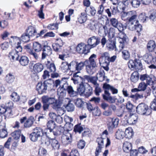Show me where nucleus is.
Listing matches in <instances>:
<instances>
[{
    "mask_svg": "<svg viewBox=\"0 0 156 156\" xmlns=\"http://www.w3.org/2000/svg\"><path fill=\"white\" fill-rule=\"evenodd\" d=\"M97 55L93 54L84 62L72 61L70 62L72 66V71H77L76 73H80V71L83 68L84 66H86L87 72L89 74L92 75L96 71V67H97L95 59L96 58Z\"/></svg>",
    "mask_w": 156,
    "mask_h": 156,
    "instance_id": "obj_1",
    "label": "nucleus"
},
{
    "mask_svg": "<svg viewBox=\"0 0 156 156\" xmlns=\"http://www.w3.org/2000/svg\"><path fill=\"white\" fill-rule=\"evenodd\" d=\"M137 16L136 11H130L128 20L127 27L128 29L131 31L136 30L138 33H139L142 30V27L139 23V21L136 20Z\"/></svg>",
    "mask_w": 156,
    "mask_h": 156,
    "instance_id": "obj_2",
    "label": "nucleus"
},
{
    "mask_svg": "<svg viewBox=\"0 0 156 156\" xmlns=\"http://www.w3.org/2000/svg\"><path fill=\"white\" fill-rule=\"evenodd\" d=\"M53 84L52 80L51 79L38 82L36 85V90L39 94L46 93L47 90L52 89Z\"/></svg>",
    "mask_w": 156,
    "mask_h": 156,
    "instance_id": "obj_3",
    "label": "nucleus"
},
{
    "mask_svg": "<svg viewBox=\"0 0 156 156\" xmlns=\"http://www.w3.org/2000/svg\"><path fill=\"white\" fill-rule=\"evenodd\" d=\"M66 91L72 97H74L77 94V92L74 91L72 87L71 86H69L66 81L65 84L63 86V89L61 91V89H58V94L61 97L65 96L66 95Z\"/></svg>",
    "mask_w": 156,
    "mask_h": 156,
    "instance_id": "obj_4",
    "label": "nucleus"
},
{
    "mask_svg": "<svg viewBox=\"0 0 156 156\" xmlns=\"http://www.w3.org/2000/svg\"><path fill=\"white\" fill-rule=\"evenodd\" d=\"M136 108V112L141 115H148L151 113V111L148 106L144 103L139 104Z\"/></svg>",
    "mask_w": 156,
    "mask_h": 156,
    "instance_id": "obj_5",
    "label": "nucleus"
},
{
    "mask_svg": "<svg viewBox=\"0 0 156 156\" xmlns=\"http://www.w3.org/2000/svg\"><path fill=\"white\" fill-rule=\"evenodd\" d=\"M101 39L98 36H93L89 38L87 44L90 50L100 44Z\"/></svg>",
    "mask_w": 156,
    "mask_h": 156,
    "instance_id": "obj_6",
    "label": "nucleus"
},
{
    "mask_svg": "<svg viewBox=\"0 0 156 156\" xmlns=\"http://www.w3.org/2000/svg\"><path fill=\"white\" fill-rule=\"evenodd\" d=\"M129 68H133L138 70H141L142 68V65L140 60L135 59L134 60H130L128 63Z\"/></svg>",
    "mask_w": 156,
    "mask_h": 156,
    "instance_id": "obj_7",
    "label": "nucleus"
},
{
    "mask_svg": "<svg viewBox=\"0 0 156 156\" xmlns=\"http://www.w3.org/2000/svg\"><path fill=\"white\" fill-rule=\"evenodd\" d=\"M76 51L79 53L87 54L90 51V50L87 44L81 43L79 44L76 48Z\"/></svg>",
    "mask_w": 156,
    "mask_h": 156,
    "instance_id": "obj_8",
    "label": "nucleus"
},
{
    "mask_svg": "<svg viewBox=\"0 0 156 156\" xmlns=\"http://www.w3.org/2000/svg\"><path fill=\"white\" fill-rule=\"evenodd\" d=\"M109 55L108 53L105 52L103 53L99 59V63L100 65L107 66L109 65Z\"/></svg>",
    "mask_w": 156,
    "mask_h": 156,
    "instance_id": "obj_9",
    "label": "nucleus"
},
{
    "mask_svg": "<svg viewBox=\"0 0 156 156\" xmlns=\"http://www.w3.org/2000/svg\"><path fill=\"white\" fill-rule=\"evenodd\" d=\"M48 129H45L44 131L40 127H36L34 129L33 132L35 133V135L38 137H40L43 136L45 135L47 137L48 136L47 133Z\"/></svg>",
    "mask_w": 156,
    "mask_h": 156,
    "instance_id": "obj_10",
    "label": "nucleus"
},
{
    "mask_svg": "<svg viewBox=\"0 0 156 156\" xmlns=\"http://www.w3.org/2000/svg\"><path fill=\"white\" fill-rule=\"evenodd\" d=\"M119 37V41L120 44L119 45L120 51H121L124 47V44L126 42L127 38L126 37L125 34L120 32L118 34Z\"/></svg>",
    "mask_w": 156,
    "mask_h": 156,
    "instance_id": "obj_11",
    "label": "nucleus"
},
{
    "mask_svg": "<svg viewBox=\"0 0 156 156\" xmlns=\"http://www.w3.org/2000/svg\"><path fill=\"white\" fill-rule=\"evenodd\" d=\"M105 94H103V99L110 103H114L117 99L115 97H112L111 96V94L108 90H105Z\"/></svg>",
    "mask_w": 156,
    "mask_h": 156,
    "instance_id": "obj_12",
    "label": "nucleus"
},
{
    "mask_svg": "<svg viewBox=\"0 0 156 156\" xmlns=\"http://www.w3.org/2000/svg\"><path fill=\"white\" fill-rule=\"evenodd\" d=\"M119 120L118 118H109L108 119L107 125L108 127L112 129L117 127L119 123Z\"/></svg>",
    "mask_w": 156,
    "mask_h": 156,
    "instance_id": "obj_13",
    "label": "nucleus"
},
{
    "mask_svg": "<svg viewBox=\"0 0 156 156\" xmlns=\"http://www.w3.org/2000/svg\"><path fill=\"white\" fill-rule=\"evenodd\" d=\"M57 42L53 44L52 47L55 51L59 53L62 51V47L64 43L60 38L57 39Z\"/></svg>",
    "mask_w": 156,
    "mask_h": 156,
    "instance_id": "obj_14",
    "label": "nucleus"
},
{
    "mask_svg": "<svg viewBox=\"0 0 156 156\" xmlns=\"http://www.w3.org/2000/svg\"><path fill=\"white\" fill-rule=\"evenodd\" d=\"M44 144L47 146L51 144L52 147L54 149H58L60 147V144L55 139H51V140L48 139L47 141H45Z\"/></svg>",
    "mask_w": 156,
    "mask_h": 156,
    "instance_id": "obj_15",
    "label": "nucleus"
},
{
    "mask_svg": "<svg viewBox=\"0 0 156 156\" xmlns=\"http://www.w3.org/2000/svg\"><path fill=\"white\" fill-rule=\"evenodd\" d=\"M78 73H74L73 75V77L71 80L73 81L75 84H79L85 81L84 76L83 77H81L77 75Z\"/></svg>",
    "mask_w": 156,
    "mask_h": 156,
    "instance_id": "obj_16",
    "label": "nucleus"
},
{
    "mask_svg": "<svg viewBox=\"0 0 156 156\" xmlns=\"http://www.w3.org/2000/svg\"><path fill=\"white\" fill-rule=\"evenodd\" d=\"M98 143V146L96 149L95 152V156H98L99 155V153L101 152V148L104 146L103 139L102 137H98L96 140Z\"/></svg>",
    "mask_w": 156,
    "mask_h": 156,
    "instance_id": "obj_17",
    "label": "nucleus"
},
{
    "mask_svg": "<svg viewBox=\"0 0 156 156\" xmlns=\"http://www.w3.org/2000/svg\"><path fill=\"white\" fill-rule=\"evenodd\" d=\"M66 81L67 79L66 78H63L61 81L59 80H56L55 81V83L52 80L53 85L52 89H53L54 86L57 88L58 85H60V87L61 88L59 87L58 89H61V91L63 89V86L66 83Z\"/></svg>",
    "mask_w": 156,
    "mask_h": 156,
    "instance_id": "obj_18",
    "label": "nucleus"
},
{
    "mask_svg": "<svg viewBox=\"0 0 156 156\" xmlns=\"http://www.w3.org/2000/svg\"><path fill=\"white\" fill-rule=\"evenodd\" d=\"M17 51L14 49L9 53V56L12 62L18 60L20 57Z\"/></svg>",
    "mask_w": 156,
    "mask_h": 156,
    "instance_id": "obj_19",
    "label": "nucleus"
},
{
    "mask_svg": "<svg viewBox=\"0 0 156 156\" xmlns=\"http://www.w3.org/2000/svg\"><path fill=\"white\" fill-rule=\"evenodd\" d=\"M84 78L85 80H86L88 82H90L94 85V87L96 85H98V83H97V81L98 77L95 76H91L89 75H84Z\"/></svg>",
    "mask_w": 156,
    "mask_h": 156,
    "instance_id": "obj_20",
    "label": "nucleus"
},
{
    "mask_svg": "<svg viewBox=\"0 0 156 156\" xmlns=\"http://www.w3.org/2000/svg\"><path fill=\"white\" fill-rule=\"evenodd\" d=\"M116 41L115 39H109L107 41L106 44L107 48L108 50L112 51L115 49V50L116 51Z\"/></svg>",
    "mask_w": 156,
    "mask_h": 156,
    "instance_id": "obj_21",
    "label": "nucleus"
},
{
    "mask_svg": "<svg viewBox=\"0 0 156 156\" xmlns=\"http://www.w3.org/2000/svg\"><path fill=\"white\" fill-rule=\"evenodd\" d=\"M72 66L70 63L68 64L66 62H62L60 66L61 70L64 73L67 72L69 70L72 71Z\"/></svg>",
    "mask_w": 156,
    "mask_h": 156,
    "instance_id": "obj_22",
    "label": "nucleus"
},
{
    "mask_svg": "<svg viewBox=\"0 0 156 156\" xmlns=\"http://www.w3.org/2000/svg\"><path fill=\"white\" fill-rule=\"evenodd\" d=\"M103 88L105 90H110L113 94H117L118 93V90L117 89L106 83L103 84Z\"/></svg>",
    "mask_w": 156,
    "mask_h": 156,
    "instance_id": "obj_23",
    "label": "nucleus"
},
{
    "mask_svg": "<svg viewBox=\"0 0 156 156\" xmlns=\"http://www.w3.org/2000/svg\"><path fill=\"white\" fill-rule=\"evenodd\" d=\"M19 62L22 66H26L28 65L29 62V59L26 56H21L19 58Z\"/></svg>",
    "mask_w": 156,
    "mask_h": 156,
    "instance_id": "obj_24",
    "label": "nucleus"
},
{
    "mask_svg": "<svg viewBox=\"0 0 156 156\" xmlns=\"http://www.w3.org/2000/svg\"><path fill=\"white\" fill-rule=\"evenodd\" d=\"M47 125L48 128L46 129H48V131L49 130V132L52 134V132L55 130L56 126L55 122L52 120H50L47 123Z\"/></svg>",
    "mask_w": 156,
    "mask_h": 156,
    "instance_id": "obj_25",
    "label": "nucleus"
},
{
    "mask_svg": "<svg viewBox=\"0 0 156 156\" xmlns=\"http://www.w3.org/2000/svg\"><path fill=\"white\" fill-rule=\"evenodd\" d=\"M45 64L48 69L50 72L54 73L56 71V68L55 64L53 62H51L50 61H47L45 62Z\"/></svg>",
    "mask_w": 156,
    "mask_h": 156,
    "instance_id": "obj_26",
    "label": "nucleus"
},
{
    "mask_svg": "<svg viewBox=\"0 0 156 156\" xmlns=\"http://www.w3.org/2000/svg\"><path fill=\"white\" fill-rule=\"evenodd\" d=\"M98 80L102 82L106 79V80L107 82L109 81V79L107 78V77L105 76V71L103 70L99 71L97 74Z\"/></svg>",
    "mask_w": 156,
    "mask_h": 156,
    "instance_id": "obj_27",
    "label": "nucleus"
},
{
    "mask_svg": "<svg viewBox=\"0 0 156 156\" xmlns=\"http://www.w3.org/2000/svg\"><path fill=\"white\" fill-rule=\"evenodd\" d=\"M26 32L30 37L35 36L37 34L36 29L32 26H30L26 30Z\"/></svg>",
    "mask_w": 156,
    "mask_h": 156,
    "instance_id": "obj_28",
    "label": "nucleus"
},
{
    "mask_svg": "<svg viewBox=\"0 0 156 156\" xmlns=\"http://www.w3.org/2000/svg\"><path fill=\"white\" fill-rule=\"evenodd\" d=\"M116 110V107L115 105H111L109 106L108 109L105 111L103 112L104 115L108 116L112 115V111H115Z\"/></svg>",
    "mask_w": 156,
    "mask_h": 156,
    "instance_id": "obj_29",
    "label": "nucleus"
},
{
    "mask_svg": "<svg viewBox=\"0 0 156 156\" xmlns=\"http://www.w3.org/2000/svg\"><path fill=\"white\" fill-rule=\"evenodd\" d=\"M93 88L88 83H87L86 87L83 94L86 98H88L93 94Z\"/></svg>",
    "mask_w": 156,
    "mask_h": 156,
    "instance_id": "obj_30",
    "label": "nucleus"
},
{
    "mask_svg": "<svg viewBox=\"0 0 156 156\" xmlns=\"http://www.w3.org/2000/svg\"><path fill=\"white\" fill-rule=\"evenodd\" d=\"M68 100V103L64 104L63 106L65 107L68 112H72L74 110V105L73 103H71V101L69 99Z\"/></svg>",
    "mask_w": 156,
    "mask_h": 156,
    "instance_id": "obj_31",
    "label": "nucleus"
},
{
    "mask_svg": "<svg viewBox=\"0 0 156 156\" xmlns=\"http://www.w3.org/2000/svg\"><path fill=\"white\" fill-rule=\"evenodd\" d=\"M133 135V131L131 128L129 127L126 128L124 133L125 137L128 139H130Z\"/></svg>",
    "mask_w": 156,
    "mask_h": 156,
    "instance_id": "obj_32",
    "label": "nucleus"
},
{
    "mask_svg": "<svg viewBox=\"0 0 156 156\" xmlns=\"http://www.w3.org/2000/svg\"><path fill=\"white\" fill-rule=\"evenodd\" d=\"M132 144L129 142H126L123 145V148L124 152L126 153H129L132 149Z\"/></svg>",
    "mask_w": 156,
    "mask_h": 156,
    "instance_id": "obj_33",
    "label": "nucleus"
},
{
    "mask_svg": "<svg viewBox=\"0 0 156 156\" xmlns=\"http://www.w3.org/2000/svg\"><path fill=\"white\" fill-rule=\"evenodd\" d=\"M33 68L34 70L36 73H39L43 70L44 66L42 64L38 62L34 65Z\"/></svg>",
    "mask_w": 156,
    "mask_h": 156,
    "instance_id": "obj_34",
    "label": "nucleus"
},
{
    "mask_svg": "<svg viewBox=\"0 0 156 156\" xmlns=\"http://www.w3.org/2000/svg\"><path fill=\"white\" fill-rule=\"evenodd\" d=\"M35 121L34 118L33 116H30L24 124V126L25 127L28 128L31 127Z\"/></svg>",
    "mask_w": 156,
    "mask_h": 156,
    "instance_id": "obj_35",
    "label": "nucleus"
},
{
    "mask_svg": "<svg viewBox=\"0 0 156 156\" xmlns=\"http://www.w3.org/2000/svg\"><path fill=\"white\" fill-rule=\"evenodd\" d=\"M43 45L38 42H35L33 43V48L35 51L38 52L42 49Z\"/></svg>",
    "mask_w": 156,
    "mask_h": 156,
    "instance_id": "obj_36",
    "label": "nucleus"
},
{
    "mask_svg": "<svg viewBox=\"0 0 156 156\" xmlns=\"http://www.w3.org/2000/svg\"><path fill=\"white\" fill-rule=\"evenodd\" d=\"M139 74L137 71H134L131 75L130 80L134 83L137 82L139 79Z\"/></svg>",
    "mask_w": 156,
    "mask_h": 156,
    "instance_id": "obj_37",
    "label": "nucleus"
},
{
    "mask_svg": "<svg viewBox=\"0 0 156 156\" xmlns=\"http://www.w3.org/2000/svg\"><path fill=\"white\" fill-rule=\"evenodd\" d=\"M125 9V8L124 7H122V11L121 12V19L122 20L124 21H128L130 13V11L127 12H125L124 11Z\"/></svg>",
    "mask_w": 156,
    "mask_h": 156,
    "instance_id": "obj_38",
    "label": "nucleus"
},
{
    "mask_svg": "<svg viewBox=\"0 0 156 156\" xmlns=\"http://www.w3.org/2000/svg\"><path fill=\"white\" fill-rule=\"evenodd\" d=\"M21 134V131L19 129L14 131L11 133V135L14 140L18 141L20 139Z\"/></svg>",
    "mask_w": 156,
    "mask_h": 156,
    "instance_id": "obj_39",
    "label": "nucleus"
},
{
    "mask_svg": "<svg viewBox=\"0 0 156 156\" xmlns=\"http://www.w3.org/2000/svg\"><path fill=\"white\" fill-rule=\"evenodd\" d=\"M155 47V42L153 41H150L147 44V48L150 51L152 52L153 51Z\"/></svg>",
    "mask_w": 156,
    "mask_h": 156,
    "instance_id": "obj_40",
    "label": "nucleus"
},
{
    "mask_svg": "<svg viewBox=\"0 0 156 156\" xmlns=\"http://www.w3.org/2000/svg\"><path fill=\"white\" fill-rule=\"evenodd\" d=\"M137 119V116L133 115L128 118L127 120V122L130 125L135 124L136 123Z\"/></svg>",
    "mask_w": 156,
    "mask_h": 156,
    "instance_id": "obj_41",
    "label": "nucleus"
},
{
    "mask_svg": "<svg viewBox=\"0 0 156 156\" xmlns=\"http://www.w3.org/2000/svg\"><path fill=\"white\" fill-rule=\"evenodd\" d=\"M86 86L87 84L84 85L83 83L79 84V87H77V92L80 94H83L85 91Z\"/></svg>",
    "mask_w": 156,
    "mask_h": 156,
    "instance_id": "obj_42",
    "label": "nucleus"
},
{
    "mask_svg": "<svg viewBox=\"0 0 156 156\" xmlns=\"http://www.w3.org/2000/svg\"><path fill=\"white\" fill-rule=\"evenodd\" d=\"M87 15L84 12L81 13L79 18H78V20L80 23H82L85 22L87 19Z\"/></svg>",
    "mask_w": 156,
    "mask_h": 156,
    "instance_id": "obj_43",
    "label": "nucleus"
},
{
    "mask_svg": "<svg viewBox=\"0 0 156 156\" xmlns=\"http://www.w3.org/2000/svg\"><path fill=\"white\" fill-rule=\"evenodd\" d=\"M138 19L140 22L144 23L147 22L148 17L145 13L143 12L139 15Z\"/></svg>",
    "mask_w": 156,
    "mask_h": 156,
    "instance_id": "obj_44",
    "label": "nucleus"
},
{
    "mask_svg": "<svg viewBox=\"0 0 156 156\" xmlns=\"http://www.w3.org/2000/svg\"><path fill=\"white\" fill-rule=\"evenodd\" d=\"M103 28L104 30V32L105 34L108 33L109 35H111V37H114L115 35V29L113 28H110L109 29L108 32V31L107 27L106 26H103Z\"/></svg>",
    "mask_w": 156,
    "mask_h": 156,
    "instance_id": "obj_45",
    "label": "nucleus"
},
{
    "mask_svg": "<svg viewBox=\"0 0 156 156\" xmlns=\"http://www.w3.org/2000/svg\"><path fill=\"white\" fill-rule=\"evenodd\" d=\"M154 57L151 54L146 55L144 59L145 61L148 64L153 63Z\"/></svg>",
    "mask_w": 156,
    "mask_h": 156,
    "instance_id": "obj_46",
    "label": "nucleus"
},
{
    "mask_svg": "<svg viewBox=\"0 0 156 156\" xmlns=\"http://www.w3.org/2000/svg\"><path fill=\"white\" fill-rule=\"evenodd\" d=\"M43 99L45 100L49 105H51L54 102H55L56 99H55V98L49 97L47 96H44L42 98Z\"/></svg>",
    "mask_w": 156,
    "mask_h": 156,
    "instance_id": "obj_47",
    "label": "nucleus"
},
{
    "mask_svg": "<svg viewBox=\"0 0 156 156\" xmlns=\"http://www.w3.org/2000/svg\"><path fill=\"white\" fill-rule=\"evenodd\" d=\"M76 106L78 108H82L83 107L84 102L80 98H78L74 101Z\"/></svg>",
    "mask_w": 156,
    "mask_h": 156,
    "instance_id": "obj_48",
    "label": "nucleus"
},
{
    "mask_svg": "<svg viewBox=\"0 0 156 156\" xmlns=\"http://www.w3.org/2000/svg\"><path fill=\"white\" fill-rule=\"evenodd\" d=\"M116 138L118 139H123L124 136V133L121 129H118L115 134Z\"/></svg>",
    "mask_w": 156,
    "mask_h": 156,
    "instance_id": "obj_49",
    "label": "nucleus"
},
{
    "mask_svg": "<svg viewBox=\"0 0 156 156\" xmlns=\"http://www.w3.org/2000/svg\"><path fill=\"white\" fill-rule=\"evenodd\" d=\"M30 37L26 32L22 34L20 37V39L23 42H27L30 41Z\"/></svg>",
    "mask_w": 156,
    "mask_h": 156,
    "instance_id": "obj_50",
    "label": "nucleus"
},
{
    "mask_svg": "<svg viewBox=\"0 0 156 156\" xmlns=\"http://www.w3.org/2000/svg\"><path fill=\"white\" fill-rule=\"evenodd\" d=\"M85 129V127L83 126L80 124L76 125L74 128V131L75 132H78L80 133Z\"/></svg>",
    "mask_w": 156,
    "mask_h": 156,
    "instance_id": "obj_51",
    "label": "nucleus"
},
{
    "mask_svg": "<svg viewBox=\"0 0 156 156\" xmlns=\"http://www.w3.org/2000/svg\"><path fill=\"white\" fill-rule=\"evenodd\" d=\"M15 77L12 74L9 73L7 74L5 77V80L7 82L11 83L13 82L14 80Z\"/></svg>",
    "mask_w": 156,
    "mask_h": 156,
    "instance_id": "obj_52",
    "label": "nucleus"
},
{
    "mask_svg": "<svg viewBox=\"0 0 156 156\" xmlns=\"http://www.w3.org/2000/svg\"><path fill=\"white\" fill-rule=\"evenodd\" d=\"M58 131L56 132L55 130L53 131L52 132V134L55 136H57L58 135H59L64 133V128L63 127L60 126L58 127Z\"/></svg>",
    "mask_w": 156,
    "mask_h": 156,
    "instance_id": "obj_53",
    "label": "nucleus"
},
{
    "mask_svg": "<svg viewBox=\"0 0 156 156\" xmlns=\"http://www.w3.org/2000/svg\"><path fill=\"white\" fill-rule=\"evenodd\" d=\"M122 57L123 58L126 60H129L130 58V55L129 51L126 50H123L122 51Z\"/></svg>",
    "mask_w": 156,
    "mask_h": 156,
    "instance_id": "obj_54",
    "label": "nucleus"
},
{
    "mask_svg": "<svg viewBox=\"0 0 156 156\" xmlns=\"http://www.w3.org/2000/svg\"><path fill=\"white\" fill-rule=\"evenodd\" d=\"M11 99L15 102H17L19 101L20 97L15 92H13L11 95Z\"/></svg>",
    "mask_w": 156,
    "mask_h": 156,
    "instance_id": "obj_55",
    "label": "nucleus"
},
{
    "mask_svg": "<svg viewBox=\"0 0 156 156\" xmlns=\"http://www.w3.org/2000/svg\"><path fill=\"white\" fill-rule=\"evenodd\" d=\"M92 114L94 116H99L101 114L100 109L97 107L94 108L92 111Z\"/></svg>",
    "mask_w": 156,
    "mask_h": 156,
    "instance_id": "obj_56",
    "label": "nucleus"
},
{
    "mask_svg": "<svg viewBox=\"0 0 156 156\" xmlns=\"http://www.w3.org/2000/svg\"><path fill=\"white\" fill-rule=\"evenodd\" d=\"M110 24L115 27H117V25L119 24V22L117 19L115 18H112L110 20Z\"/></svg>",
    "mask_w": 156,
    "mask_h": 156,
    "instance_id": "obj_57",
    "label": "nucleus"
},
{
    "mask_svg": "<svg viewBox=\"0 0 156 156\" xmlns=\"http://www.w3.org/2000/svg\"><path fill=\"white\" fill-rule=\"evenodd\" d=\"M140 4L139 0H132L131 1V4L133 7L134 8H138Z\"/></svg>",
    "mask_w": 156,
    "mask_h": 156,
    "instance_id": "obj_58",
    "label": "nucleus"
},
{
    "mask_svg": "<svg viewBox=\"0 0 156 156\" xmlns=\"http://www.w3.org/2000/svg\"><path fill=\"white\" fill-rule=\"evenodd\" d=\"M147 87V84L144 82H141L139 84L138 88L140 91L145 90Z\"/></svg>",
    "mask_w": 156,
    "mask_h": 156,
    "instance_id": "obj_59",
    "label": "nucleus"
},
{
    "mask_svg": "<svg viewBox=\"0 0 156 156\" xmlns=\"http://www.w3.org/2000/svg\"><path fill=\"white\" fill-rule=\"evenodd\" d=\"M42 49L43 52L46 53L49 55L51 53V49L49 46L43 45Z\"/></svg>",
    "mask_w": 156,
    "mask_h": 156,
    "instance_id": "obj_60",
    "label": "nucleus"
},
{
    "mask_svg": "<svg viewBox=\"0 0 156 156\" xmlns=\"http://www.w3.org/2000/svg\"><path fill=\"white\" fill-rule=\"evenodd\" d=\"M147 78L148 79H147L146 83H145L146 84H147V86H153L155 84V82L154 80H152L151 76H150L149 78Z\"/></svg>",
    "mask_w": 156,
    "mask_h": 156,
    "instance_id": "obj_61",
    "label": "nucleus"
},
{
    "mask_svg": "<svg viewBox=\"0 0 156 156\" xmlns=\"http://www.w3.org/2000/svg\"><path fill=\"white\" fill-rule=\"evenodd\" d=\"M58 23L50 24L47 26V28L50 30L57 29L58 28Z\"/></svg>",
    "mask_w": 156,
    "mask_h": 156,
    "instance_id": "obj_62",
    "label": "nucleus"
},
{
    "mask_svg": "<svg viewBox=\"0 0 156 156\" xmlns=\"http://www.w3.org/2000/svg\"><path fill=\"white\" fill-rule=\"evenodd\" d=\"M94 87H95L94 91L96 95L99 96L100 94V93H101L102 91L101 89L99 87V84H98V85H97Z\"/></svg>",
    "mask_w": 156,
    "mask_h": 156,
    "instance_id": "obj_63",
    "label": "nucleus"
},
{
    "mask_svg": "<svg viewBox=\"0 0 156 156\" xmlns=\"http://www.w3.org/2000/svg\"><path fill=\"white\" fill-rule=\"evenodd\" d=\"M29 55L32 57L34 58L35 59L38 60L39 58V55L33 50H30Z\"/></svg>",
    "mask_w": 156,
    "mask_h": 156,
    "instance_id": "obj_64",
    "label": "nucleus"
}]
</instances>
